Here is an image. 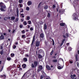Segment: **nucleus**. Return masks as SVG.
<instances>
[{"instance_id": "obj_1", "label": "nucleus", "mask_w": 79, "mask_h": 79, "mask_svg": "<svg viewBox=\"0 0 79 79\" xmlns=\"http://www.w3.org/2000/svg\"><path fill=\"white\" fill-rule=\"evenodd\" d=\"M34 64H31V66L33 68L36 67L37 66V65H38V62L36 61H34Z\"/></svg>"}, {"instance_id": "obj_2", "label": "nucleus", "mask_w": 79, "mask_h": 79, "mask_svg": "<svg viewBox=\"0 0 79 79\" xmlns=\"http://www.w3.org/2000/svg\"><path fill=\"white\" fill-rule=\"evenodd\" d=\"M78 15L77 14V13H75L73 15V19L75 20H78Z\"/></svg>"}, {"instance_id": "obj_3", "label": "nucleus", "mask_w": 79, "mask_h": 79, "mask_svg": "<svg viewBox=\"0 0 79 79\" xmlns=\"http://www.w3.org/2000/svg\"><path fill=\"white\" fill-rule=\"evenodd\" d=\"M35 35H34L33 37V40L31 43V45L32 46V45H33V44H34V42H35Z\"/></svg>"}, {"instance_id": "obj_4", "label": "nucleus", "mask_w": 79, "mask_h": 79, "mask_svg": "<svg viewBox=\"0 0 79 79\" xmlns=\"http://www.w3.org/2000/svg\"><path fill=\"white\" fill-rule=\"evenodd\" d=\"M40 41H37L35 43L36 47H39L40 45Z\"/></svg>"}, {"instance_id": "obj_5", "label": "nucleus", "mask_w": 79, "mask_h": 79, "mask_svg": "<svg viewBox=\"0 0 79 79\" xmlns=\"http://www.w3.org/2000/svg\"><path fill=\"white\" fill-rule=\"evenodd\" d=\"M0 39L1 40H3L4 39H5V37L3 34H1L0 36Z\"/></svg>"}, {"instance_id": "obj_6", "label": "nucleus", "mask_w": 79, "mask_h": 79, "mask_svg": "<svg viewBox=\"0 0 79 79\" xmlns=\"http://www.w3.org/2000/svg\"><path fill=\"white\" fill-rule=\"evenodd\" d=\"M46 67L48 70H50L51 69V68H50V67L49 65H47L46 66Z\"/></svg>"}, {"instance_id": "obj_7", "label": "nucleus", "mask_w": 79, "mask_h": 79, "mask_svg": "<svg viewBox=\"0 0 79 79\" xmlns=\"http://www.w3.org/2000/svg\"><path fill=\"white\" fill-rule=\"evenodd\" d=\"M57 67L58 69H61L63 68V66H60L57 65Z\"/></svg>"}, {"instance_id": "obj_8", "label": "nucleus", "mask_w": 79, "mask_h": 79, "mask_svg": "<svg viewBox=\"0 0 79 79\" xmlns=\"http://www.w3.org/2000/svg\"><path fill=\"white\" fill-rule=\"evenodd\" d=\"M16 10L17 16V17H18V16H19V9L18 8H17Z\"/></svg>"}, {"instance_id": "obj_9", "label": "nucleus", "mask_w": 79, "mask_h": 79, "mask_svg": "<svg viewBox=\"0 0 79 79\" xmlns=\"http://www.w3.org/2000/svg\"><path fill=\"white\" fill-rule=\"evenodd\" d=\"M23 62H27V59L26 57H24L23 59Z\"/></svg>"}, {"instance_id": "obj_10", "label": "nucleus", "mask_w": 79, "mask_h": 79, "mask_svg": "<svg viewBox=\"0 0 79 79\" xmlns=\"http://www.w3.org/2000/svg\"><path fill=\"white\" fill-rule=\"evenodd\" d=\"M53 63H57L58 62V60L57 59H53L52 61Z\"/></svg>"}, {"instance_id": "obj_11", "label": "nucleus", "mask_w": 79, "mask_h": 79, "mask_svg": "<svg viewBox=\"0 0 79 79\" xmlns=\"http://www.w3.org/2000/svg\"><path fill=\"white\" fill-rule=\"evenodd\" d=\"M40 37L41 38H44V33H41L40 35Z\"/></svg>"}, {"instance_id": "obj_12", "label": "nucleus", "mask_w": 79, "mask_h": 79, "mask_svg": "<svg viewBox=\"0 0 79 79\" xmlns=\"http://www.w3.org/2000/svg\"><path fill=\"white\" fill-rule=\"evenodd\" d=\"M31 4H32V2L31 1H28L27 3V5L28 6H30V5H31Z\"/></svg>"}, {"instance_id": "obj_13", "label": "nucleus", "mask_w": 79, "mask_h": 79, "mask_svg": "<svg viewBox=\"0 0 79 79\" xmlns=\"http://www.w3.org/2000/svg\"><path fill=\"white\" fill-rule=\"evenodd\" d=\"M65 40V39H63L62 41V43L60 44V46H62L63 45V44L64 43V42Z\"/></svg>"}, {"instance_id": "obj_14", "label": "nucleus", "mask_w": 79, "mask_h": 79, "mask_svg": "<svg viewBox=\"0 0 79 79\" xmlns=\"http://www.w3.org/2000/svg\"><path fill=\"white\" fill-rule=\"evenodd\" d=\"M76 75L74 74L73 75H71V77L72 79H74V77H76Z\"/></svg>"}, {"instance_id": "obj_15", "label": "nucleus", "mask_w": 79, "mask_h": 79, "mask_svg": "<svg viewBox=\"0 0 79 79\" xmlns=\"http://www.w3.org/2000/svg\"><path fill=\"white\" fill-rule=\"evenodd\" d=\"M78 56V55L77 54H76L75 56L76 60L77 61H78V58H77V56Z\"/></svg>"}, {"instance_id": "obj_16", "label": "nucleus", "mask_w": 79, "mask_h": 79, "mask_svg": "<svg viewBox=\"0 0 79 79\" xmlns=\"http://www.w3.org/2000/svg\"><path fill=\"white\" fill-rule=\"evenodd\" d=\"M10 56L11 57H12V58H13V57H14L15 56V54L14 53H12L10 54Z\"/></svg>"}, {"instance_id": "obj_17", "label": "nucleus", "mask_w": 79, "mask_h": 79, "mask_svg": "<svg viewBox=\"0 0 79 79\" xmlns=\"http://www.w3.org/2000/svg\"><path fill=\"white\" fill-rule=\"evenodd\" d=\"M64 25H65V23H61L60 24V25L61 26H64Z\"/></svg>"}, {"instance_id": "obj_18", "label": "nucleus", "mask_w": 79, "mask_h": 79, "mask_svg": "<svg viewBox=\"0 0 79 79\" xmlns=\"http://www.w3.org/2000/svg\"><path fill=\"white\" fill-rule=\"evenodd\" d=\"M38 57L39 58H40H40H42V56L40 54H39L38 55Z\"/></svg>"}, {"instance_id": "obj_19", "label": "nucleus", "mask_w": 79, "mask_h": 79, "mask_svg": "<svg viewBox=\"0 0 79 79\" xmlns=\"http://www.w3.org/2000/svg\"><path fill=\"white\" fill-rule=\"evenodd\" d=\"M69 63H70V64H72V63H73V60H70L69 61Z\"/></svg>"}, {"instance_id": "obj_20", "label": "nucleus", "mask_w": 79, "mask_h": 79, "mask_svg": "<svg viewBox=\"0 0 79 79\" xmlns=\"http://www.w3.org/2000/svg\"><path fill=\"white\" fill-rule=\"evenodd\" d=\"M22 66L23 68H26V64H23L22 65Z\"/></svg>"}, {"instance_id": "obj_21", "label": "nucleus", "mask_w": 79, "mask_h": 79, "mask_svg": "<svg viewBox=\"0 0 79 79\" xmlns=\"http://www.w3.org/2000/svg\"><path fill=\"white\" fill-rule=\"evenodd\" d=\"M11 60V59L10 57H7V60H8V61H10Z\"/></svg>"}, {"instance_id": "obj_22", "label": "nucleus", "mask_w": 79, "mask_h": 79, "mask_svg": "<svg viewBox=\"0 0 79 79\" xmlns=\"http://www.w3.org/2000/svg\"><path fill=\"white\" fill-rule=\"evenodd\" d=\"M39 68L40 70H42L43 69L42 66V65H40L39 66Z\"/></svg>"}, {"instance_id": "obj_23", "label": "nucleus", "mask_w": 79, "mask_h": 79, "mask_svg": "<svg viewBox=\"0 0 79 79\" xmlns=\"http://www.w3.org/2000/svg\"><path fill=\"white\" fill-rule=\"evenodd\" d=\"M44 8L45 10H47L48 9V5H46L44 7Z\"/></svg>"}, {"instance_id": "obj_24", "label": "nucleus", "mask_w": 79, "mask_h": 79, "mask_svg": "<svg viewBox=\"0 0 79 79\" xmlns=\"http://www.w3.org/2000/svg\"><path fill=\"white\" fill-rule=\"evenodd\" d=\"M1 8H3L4 9H5V8H6V6H2L1 7Z\"/></svg>"}, {"instance_id": "obj_25", "label": "nucleus", "mask_w": 79, "mask_h": 79, "mask_svg": "<svg viewBox=\"0 0 79 79\" xmlns=\"http://www.w3.org/2000/svg\"><path fill=\"white\" fill-rule=\"evenodd\" d=\"M14 19H15V16L12 17L11 18V20H14Z\"/></svg>"}, {"instance_id": "obj_26", "label": "nucleus", "mask_w": 79, "mask_h": 79, "mask_svg": "<svg viewBox=\"0 0 79 79\" xmlns=\"http://www.w3.org/2000/svg\"><path fill=\"white\" fill-rule=\"evenodd\" d=\"M25 36H26V35H22V39H25V38H26Z\"/></svg>"}, {"instance_id": "obj_27", "label": "nucleus", "mask_w": 79, "mask_h": 79, "mask_svg": "<svg viewBox=\"0 0 79 79\" xmlns=\"http://www.w3.org/2000/svg\"><path fill=\"white\" fill-rule=\"evenodd\" d=\"M0 54H1V55H2L3 54V50H2L0 52Z\"/></svg>"}, {"instance_id": "obj_28", "label": "nucleus", "mask_w": 79, "mask_h": 79, "mask_svg": "<svg viewBox=\"0 0 79 79\" xmlns=\"http://www.w3.org/2000/svg\"><path fill=\"white\" fill-rule=\"evenodd\" d=\"M47 16L48 18H50V13H48Z\"/></svg>"}, {"instance_id": "obj_29", "label": "nucleus", "mask_w": 79, "mask_h": 79, "mask_svg": "<svg viewBox=\"0 0 79 79\" xmlns=\"http://www.w3.org/2000/svg\"><path fill=\"white\" fill-rule=\"evenodd\" d=\"M23 24H24L25 26H26L27 25V23H26V21H24L23 23Z\"/></svg>"}, {"instance_id": "obj_30", "label": "nucleus", "mask_w": 79, "mask_h": 79, "mask_svg": "<svg viewBox=\"0 0 79 79\" xmlns=\"http://www.w3.org/2000/svg\"><path fill=\"white\" fill-rule=\"evenodd\" d=\"M1 77H5V78L6 77V76L5 74H4L2 75H1Z\"/></svg>"}, {"instance_id": "obj_31", "label": "nucleus", "mask_w": 79, "mask_h": 79, "mask_svg": "<svg viewBox=\"0 0 79 79\" xmlns=\"http://www.w3.org/2000/svg\"><path fill=\"white\" fill-rule=\"evenodd\" d=\"M42 3V2H40L39 4L38 8H40V5H41V4Z\"/></svg>"}, {"instance_id": "obj_32", "label": "nucleus", "mask_w": 79, "mask_h": 79, "mask_svg": "<svg viewBox=\"0 0 79 79\" xmlns=\"http://www.w3.org/2000/svg\"><path fill=\"white\" fill-rule=\"evenodd\" d=\"M53 50H52L50 53L51 55H53Z\"/></svg>"}, {"instance_id": "obj_33", "label": "nucleus", "mask_w": 79, "mask_h": 79, "mask_svg": "<svg viewBox=\"0 0 79 79\" xmlns=\"http://www.w3.org/2000/svg\"><path fill=\"white\" fill-rule=\"evenodd\" d=\"M47 26L46 25V24H45L44 26V29H47Z\"/></svg>"}, {"instance_id": "obj_34", "label": "nucleus", "mask_w": 79, "mask_h": 79, "mask_svg": "<svg viewBox=\"0 0 79 79\" xmlns=\"http://www.w3.org/2000/svg\"><path fill=\"white\" fill-rule=\"evenodd\" d=\"M23 2V0H19V3H21Z\"/></svg>"}, {"instance_id": "obj_35", "label": "nucleus", "mask_w": 79, "mask_h": 79, "mask_svg": "<svg viewBox=\"0 0 79 79\" xmlns=\"http://www.w3.org/2000/svg\"><path fill=\"white\" fill-rule=\"evenodd\" d=\"M21 16L22 18H24V14H21Z\"/></svg>"}, {"instance_id": "obj_36", "label": "nucleus", "mask_w": 79, "mask_h": 79, "mask_svg": "<svg viewBox=\"0 0 79 79\" xmlns=\"http://www.w3.org/2000/svg\"><path fill=\"white\" fill-rule=\"evenodd\" d=\"M52 40L53 42L52 45H55V42H54V40H53V39H52Z\"/></svg>"}, {"instance_id": "obj_37", "label": "nucleus", "mask_w": 79, "mask_h": 79, "mask_svg": "<svg viewBox=\"0 0 79 79\" xmlns=\"http://www.w3.org/2000/svg\"><path fill=\"white\" fill-rule=\"evenodd\" d=\"M26 10H27V11H29V7H26Z\"/></svg>"}, {"instance_id": "obj_38", "label": "nucleus", "mask_w": 79, "mask_h": 79, "mask_svg": "<svg viewBox=\"0 0 79 79\" xmlns=\"http://www.w3.org/2000/svg\"><path fill=\"white\" fill-rule=\"evenodd\" d=\"M66 35L67 37H69V34H68V33H66Z\"/></svg>"}, {"instance_id": "obj_39", "label": "nucleus", "mask_w": 79, "mask_h": 79, "mask_svg": "<svg viewBox=\"0 0 79 79\" xmlns=\"http://www.w3.org/2000/svg\"><path fill=\"white\" fill-rule=\"evenodd\" d=\"M27 20H29V19H30V17L27 16Z\"/></svg>"}, {"instance_id": "obj_40", "label": "nucleus", "mask_w": 79, "mask_h": 79, "mask_svg": "<svg viewBox=\"0 0 79 79\" xmlns=\"http://www.w3.org/2000/svg\"><path fill=\"white\" fill-rule=\"evenodd\" d=\"M27 29H29V28H30V26L29 25H27Z\"/></svg>"}, {"instance_id": "obj_41", "label": "nucleus", "mask_w": 79, "mask_h": 79, "mask_svg": "<svg viewBox=\"0 0 79 79\" xmlns=\"http://www.w3.org/2000/svg\"><path fill=\"white\" fill-rule=\"evenodd\" d=\"M18 20H19V19H18V18H17L16 19L15 22H17V21H18Z\"/></svg>"}, {"instance_id": "obj_42", "label": "nucleus", "mask_w": 79, "mask_h": 79, "mask_svg": "<svg viewBox=\"0 0 79 79\" xmlns=\"http://www.w3.org/2000/svg\"><path fill=\"white\" fill-rule=\"evenodd\" d=\"M3 6V2H1L0 3V6Z\"/></svg>"}, {"instance_id": "obj_43", "label": "nucleus", "mask_w": 79, "mask_h": 79, "mask_svg": "<svg viewBox=\"0 0 79 79\" xmlns=\"http://www.w3.org/2000/svg\"><path fill=\"white\" fill-rule=\"evenodd\" d=\"M22 34H24V33H25V31L24 30H22Z\"/></svg>"}, {"instance_id": "obj_44", "label": "nucleus", "mask_w": 79, "mask_h": 79, "mask_svg": "<svg viewBox=\"0 0 79 79\" xmlns=\"http://www.w3.org/2000/svg\"><path fill=\"white\" fill-rule=\"evenodd\" d=\"M44 44H45L46 45H47V42H46V41H44Z\"/></svg>"}, {"instance_id": "obj_45", "label": "nucleus", "mask_w": 79, "mask_h": 79, "mask_svg": "<svg viewBox=\"0 0 79 79\" xmlns=\"http://www.w3.org/2000/svg\"><path fill=\"white\" fill-rule=\"evenodd\" d=\"M21 54H22V55H23L24 54V51H21V52H20Z\"/></svg>"}, {"instance_id": "obj_46", "label": "nucleus", "mask_w": 79, "mask_h": 79, "mask_svg": "<svg viewBox=\"0 0 79 79\" xmlns=\"http://www.w3.org/2000/svg\"><path fill=\"white\" fill-rule=\"evenodd\" d=\"M62 36L63 38H64V39H66V37L64 35H63Z\"/></svg>"}, {"instance_id": "obj_47", "label": "nucleus", "mask_w": 79, "mask_h": 79, "mask_svg": "<svg viewBox=\"0 0 79 79\" xmlns=\"http://www.w3.org/2000/svg\"><path fill=\"white\" fill-rule=\"evenodd\" d=\"M0 10H1V11H4V9L3 8H1L0 9Z\"/></svg>"}, {"instance_id": "obj_48", "label": "nucleus", "mask_w": 79, "mask_h": 79, "mask_svg": "<svg viewBox=\"0 0 79 79\" xmlns=\"http://www.w3.org/2000/svg\"><path fill=\"white\" fill-rule=\"evenodd\" d=\"M13 48H14V49H15V48H16V45H15L13 47Z\"/></svg>"}, {"instance_id": "obj_49", "label": "nucleus", "mask_w": 79, "mask_h": 79, "mask_svg": "<svg viewBox=\"0 0 79 79\" xmlns=\"http://www.w3.org/2000/svg\"><path fill=\"white\" fill-rule=\"evenodd\" d=\"M4 20H5V21H6L7 20V17H5L4 19Z\"/></svg>"}, {"instance_id": "obj_50", "label": "nucleus", "mask_w": 79, "mask_h": 79, "mask_svg": "<svg viewBox=\"0 0 79 79\" xmlns=\"http://www.w3.org/2000/svg\"><path fill=\"white\" fill-rule=\"evenodd\" d=\"M30 31H33L34 30V29L32 27H31L30 29Z\"/></svg>"}, {"instance_id": "obj_51", "label": "nucleus", "mask_w": 79, "mask_h": 79, "mask_svg": "<svg viewBox=\"0 0 79 79\" xmlns=\"http://www.w3.org/2000/svg\"><path fill=\"white\" fill-rule=\"evenodd\" d=\"M28 22L29 24H31V21H28Z\"/></svg>"}, {"instance_id": "obj_52", "label": "nucleus", "mask_w": 79, "mask_h": 79, "mask_svg": "<svg viewBox=\"0 0 79 79\" xmlns=\"http://www.w3.org/2000/svg\"><path fill=\"white\" fill-rule=\"evenodd\" d=\"M25 57H29V55L27 54H25Z\"/></svg>"}, {"instance_id": "obj_53", "label": "nucleus", "mask_w": 79, "mask_h": 79, "mask_svg": "<svg viewBox=\"0 0 79 79\" xmlns=\"http://www.w3.org/2000/svg\"><path fill=\"white\" fill-rule=\"evenodd\" d=\"M15 45H18V42H15Z\"/></svg>"}, {"instance_id": "obj_54", "label": "nucleus", "mask_w": 79, "mask_h": 79, "mask_svg": "<svg viewBox=\"0 0 79 79\" xmlns=\"http://www.w3.org/2000/svg\"><path fill=\"white\" fill-rule=\"evenodd\" d=\"M19 27L20 28H22L23 27V26L22 25H20Z\"/></svg>"}, {"instance_id": "obj_55", "label": "nucleus", "mask_w": 79, "mask_h": 79, "mask_svg": "<svg viewBox=\"0 0 79 79\" xmlns=\"http://www.w3.org/2000/svg\"><path fill=\"white\" fill-rule=\"evenodd\" d=\"M56 7V6L55 5H53V8H55Z\"/></svg>"}, {"instance_id": "obj_56", "label": "nucleus", "mask_w": 79, "mask_h": 79, "mask_svg": "<svg viewBox=\"0 0 79 79\" xmlns=\"http://www.w3.org/2000/svg\"><path fill=\"white\" fill-rule=\"evenodd\" d=\"M52 58H55V59H56V56H54L52 57Z\"/></svg>"}, {"instance_id": "obj_57", "label": "nucleus", "mask_w": 79, "mask_h": 79, "mask_svg": "<svg viewBox=\"0 0 79 79\" xmlns=\"http://www.w3.org/2000/svg\"><path fill=\"white\" fill-rule=\"evenodd\" d=\"M15 63H16L18 62V60H15Z\"/></svg>"}, {"instance_id": "obj_58", "label": "nucleus", "mask_w": 79, "mask_h": 79, "mask_svg": "<svg viewBox=\"0 0 79 79\" xmlns=\"http://www.w3.org/2000/svg\"><path fill=\"white\" fill-rule=\"evenodd\" d=\"M40 69H37V71L38 73H39L40 72Z\"/></svg>"}, {"instance_id": "obj_59", "label": "nucleus", "mask_w": 79, "mask_h": 79, "mask_svg": "<svg viewBox=\"0 0 79 79\" xmlns=\"http://www.w3.org/2000/svg\"><path fill=\"white\" fill-rule=\"evenodd\" d=\"M20 40V38L19 37H18L17 38V40Z\"/></svg>"}, {"instance_id": "obj_60", "label": "nucleus", "mask_w": 79, "mask_h": 79, "mask_svg": "<svg viewBox=\"0 0 79 79\" xmlns=\"http://www.w3.org/2000/svg\"><path fill=\"white\" fill-rule=\"evenodd\" d=\"M19 5L20 6V8H22V5H21V4H19Z\"/></svg>"}, {"instance_id": "obj_61", "label": "nucleus", "mask_w": 79, "mask_h": 79, "mask_svg": "<svg viewBox=\"0 0 79 79\" xmlns=\"http://www.w3.org/2000/svg\"><path fill=\"white\" fill-rule=\"evenodd\" d=\"M22 11H20L21 13H23V9H21Z\"/></svg>"}, {"instance_id": "obj_62", "label": "nucleus", "mask_w": 79, "mask_h": 79, "mask_svg": "<svg viewBox=\"0 0 79 79\" xmlns=\"http://www.w3.org/2000/svg\"><path fill=\"white\" fill-rule=\"evenodd\" d=\"M43 78H44V77H43V76H41L40 79H43Z\"/></svg>"}, {"instance_id": "obj_63", "label": "nucleus", "mask_w": 79, "mask_h": 79, "mask_svg": "<svg viewBox=\"0 0 79 79\" xmlns=\"http://www.w3.org/2000/svg\"><path fill=\"white\" fill-rule=\"evenodd\" d=\"M39 51V52H42V50L40 49Z\"/></svg>"}, {"instance_id": "obj_64", "label": "nucleus", "mask_w": 79, "mask_h": 79, "mask_svg": "<svg viewBox=\"0 0 79 79\" xmlns=\"http://www.w3.org/2000/svg\"><path fill=\"white\" fill-rule=\"evenodd\" d=\"M7 19H10V17H7Z\"/></svg>"}]
</instances>
